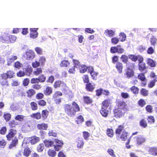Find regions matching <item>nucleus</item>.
<instances>
[{
	"label": "nucleus",
	"mask_w": 157,
	"mask_h": 157,
	"mask_svg": "<svg viewBox=\"0 0 157 157\" xmlns=\"http://www.w3.org/2000/svg\"><path fill=\"white\" fill-rule=\"evenodd\" d=\"M126 67L124 75L126 78H130L132 77L134 75L133 70L135 68V64L133 63H129V65Z\"/></svg>",
	"instance_id": "obj_1"
},
{
	"label": "nucleus",
	"mask_w": 157,
	"mask_h": 157,
	"mask_svg": "<svg viewBox=\"0 0 157 157\" xmlns=\"http://www.w3.org/2000/svg\"><path fill=\"white\" fill-rule=\"evenodd\" d=\"M53 87L55 88L61 87V90L62 91H65L67 90L68 87L66 84L63 81L58 80L56 81L53 85Z\"/></svg>",
	"instance_id": "obj_2"
},
{
	"label": "nucleus",
	"mask_w": 157,
	"mask_h": 157,
	"mask_svg": "<svg viewBox=\"0 0 157 157\" xmlns=\"http://www.w3.org/2000/svg\"><path fill=\"white\" fill-rule=\"evenodd\" d=\"M116 133L117 134L119 135L121 134L120 138L122 140L125 141L127 139L128 133L122 128H117L116 130Z\"/></svg>",
	"instance_id": "obj_3"
},
{
	"label": "nucleus",
	"mask_w": 157,
	"mask_h": 157,
	"mask_svg": "<svg viewBox=\"0 0 157 157\" xmlns=\"http://www.w3.org/2000/svg\"><path fill=\"white\" fill-rule=\"evenodd\" d=\"M64 109L65 113L68 116L72 117L75 115V113L73 110L70 104H66L64 106Z\"/></svg>",
	"instance_id": "obj_4"
},
{
	"label": "nucleus",
	"mask_w": 157,
	"mask_h": 157,
	"mask_svg": "<svg viewBox=\"0 0 157 157\" xmlns=\"http://www.w3.org/2000/svg\"><path fill=\"white\" fill-rule=\"evenodd\" d=\"M8 78L5 75L2 73L0 75V84L2 86H8L9 85Z\"/></svg>",
	"instance_id": "obj_5"
},
{
	"label": "nucleus",
	"mask_w": 157,
	"mask_h": 157,
	"mask_svg": "<svg viewBox=\"0 0 157 157\" xmlns=\"http://www.w3.org/2000/svg\"><path fill=\"white\" fill-rule=\"evenodd\" d=\"M116 108H118L119 109L122 110H127V105L124 101L121 100L117 101L116 102Z\"/></svg>",
	"instance_id": "obj_6"
},
{
	"label": "nucleus",
	"mask_w": 157,
	"mask_h": 157,
	"mask_svg": "<svg viewBox=\"0 0 157 157\" xmlns=\"http://www.w3.org/2000/svg\"><path fill=\"white\" fill-rule=\"evenodd\" d=\"M56 144L54 145V148L56 151H58L62 149L63 145V143L62 140L55 139H54Z\"/></svg>",
	"instance_id": "obj_7"
},
{
	"label": "nucleus",
	"mask_w": 157,
	"mask_h": 157,
	"mask_svg": "<svg viewBox=\"0 0 157 157\" xmlns=\"http://www.w3.org/2000/svg\"><path fill=\"white\" fill-rule=\"evenodd\" d=\"M35 57L34 52L32 50H28L24 55V57L26 60H32Z\"/></svg>",
	"instance_id": "obj_8"
},
{
	"label": "nucleus",
	"mask_w": 157,
	"mask_h": 157,
	"mask_svg": "<svg viewBox=\"0 0 157 157\" xmlns=\"http://www.w3.org/2000/svg\"><path fill=\"white\" fill-rule=\"evenodd\" d=\"M144 59L142 57L140 58L139 60L138 69L141 71H145L147 68L145 63L143 62Z\"/></svg>",
	"instance_id": "obj_9"
},
{
	"label": "nucleus",
	"mask_w": 157,
	"mask_h": 157,
	"mask_svg": "<svg viewBox=\"0 0 157 157\" xmlns=\"http://www.w3.org/2000/svg\"><path fill=\"white\" fill-rule=\"evenodd\" d=\"M122 110L119 109V108L115 107L113 111L114 116L117 118H120L122 117L124 115V113Z\"/></svg>",
	"instance_id": "obj_10"
},
{
	"label": "nucleus",
	"mask_w": 157,
	"mask_h": 157,
	"mask_svg": "<svg viewBox=\"0 0 157 157\" xmlns=\"http://www.w3.org/2000/svg\"><path fill=\"white\" fill-rule=\"evenodd\" d=\"M17 134V131L13 129H11L9 131V132L6 136L7 140L10 141L11 139Z\"/></svg>",
	"instance_id": "obj_11"
},
{
	"label": "nucleus",
	"mask_w": 157,
	"mask_h": 157,
	"mask_svg": "<svg viewBox=\"0 0 157 157\" xmlns=\"http://www.w3.org/2000/svg\"><path fill=\"white\" fill-rule=\"evenodd\" d=\"M38 29L37 28H31L30 29V37L32 38L35 39L37 37L38 35V33L37 31Z\"/></svg>",
	"instance_id": "obj_12"
},
{
	"label": "nucleus",
	"mask_w": 157,
	"mask_h": 157,
	"mask_svg": "<svg viewBox=\"0 0 157 157\" xmlns=\"http://www.w3.org/2000/svg\"><path fill=\"white\" fill-rule=\"evenodd\" d=\"M95 88V84H92L91 83L89 82L86 85L85 89L88 92H92Z\"/></svg>",
	"instance_id": "obj_13"
},
{
	"label": "nucleus",
	"mask_w": 157,
	"mask_h": 157,
	"mask_svg": "<svg viewBox=\"0 0 157 157\" xmlns=\"http://www.w3.org/2000/svg\"><path fill=\"white\" fill-rule=\"evenodd\" d=\"M18 140L17 138L15 137L12 140L11 142L9 145V148L10 149H11L15 147L18 144Z\"/></svg>",
	"instance_id": "obj_14"
},
{
	"label": "nucleus",
	"mask_w": 157,
	"mask_h": 157,
	"mask_svg": "<svg viewBox=\"0 0 157 157\" xmlns=\"http://www.w3.org/2000/svg\"><path fill=\"white\" fill-rule=\"evenodd\" d=\"M148 151L150 155L154 156H157V146L150 147Z\"/></svg>",
	"instance_id": "obj_15"
},
{
	"label": "nucleus",
	"mask_w": 157,
	"mask_h": 157,
	"mask_svg": "<svg viewBox=\"0 0 157 157\" xmlns=\"http://www.w3.org/2000/svg\"><path fill=\"white\" fill-rule=\"evenodd\" d=\"M136 138V144L138 145H141L146 141L145 138L143 136H139Z\"/></svg>",
	"instance_id": "obj_16"
},
{
	"label": "nucleus",
	"mask_w": 157,
	"mask_h": 157,
	"mask_svg": "<svg viewBox=\"0 0 157 157\" xmlns=\"http://www.w3.org/2000/svg\"><path fill=\"white\" fill-rule=\"evenodd\" d=\"M115 67L119 74H121L122 73L123 66L121 63L119 62H117L116 64Z\"/></svg>",
	"instance_id": "obj_17"
},
{
	"label": "nucleus",
	"mask_w": 157,
	"mask_h": 157,
	"mask_svg": "<svg viewBox=\"0 0 157 157\" xmlns=\"http://www.w3.org/2000/svg\"><path fill=\"white\" fill-rule=\"evenodd\" d=\"M107 108L101 107L100 111L101 115L105 117H107L109 114V111Z\"/></svg>",
	"instance_id": "obj_18"
},
{
	"label": "nucleus",
	"mask_w": 157,
	"mask_h": 157,
	"mask_svg": "<svg viewBox=\"0 0 157 157\" xmlns=\"http://www.w3.org/2000/svg\"><path fill=\"white\" fill-rule=\"evenodd\" d=\"M27 96L29 98H32L36 93L35 90L33 89H30L26 92Z\"/></svg>",
	"instance_id": "obj_19"
},
{
	"label": "nucleus",
	"mask_w": 157,
	"mask_h": 157,
	"mask_svg": "<svg viewBox=\"0 0 157 157\" xmlns=\"http://www.w3.org/2000/svg\"><path fill=\"white\" fill-rule=\"evenodd\" d=\"M7 43L14 42L16 39V36L13 35H9L7 34Z\"/></svg>",
	"instance_id": "obj_20"
},
{
	"label": "nucleus",
	"mask_w": 157,
	"mask_h": 157,
	"mask_svg": "<svg viewBox=\"0 0 157 157\" xmlns=\"http://www.w3.org/2000/svg\"><path fill=\"white\" fill-rule=\"evenodd\" d=\"M77 147L78 148H82L84 144L83 139L82 138H78L76 140Z\"/></svg>",
	"instance_id": "obj_21"
},
{
	"label": "nucleus",
	"mask_w": 157,
	"mask_h": 157,
	"mask_svg": "<svg viewBox=\"0 0 157 157\" xmlns=\"http://www.w3.org/2000/svg\"><path fill=\"white\" fill-rule=\"evenodd\" d=\"M72 105L71 107L75 113V112H78L80 111V108L78 105L75 101H73L72 102Z\"/></svg>",
	"instance_id": "obj_22"
},
{
	"label": "nucleus",
	"mask_w": 157,
	"mask_h": 157,
	"mask_svg": "<svg viewBox=\"0 0 157 157\" xmlns=\"http://www.w3.org/2000/svg\"><path fill=\"white\" fill-rule=\"evenodd\" d=\"M43 92L46 96L50 95L52 92V89L51 87L47 86L45 89L44 90Z\"/></svg>",
	"instance_id": "obj_23"
},
{
	"label": "nucleus",
	"mask_w": 157,
	"mask_h": 157,
	"mask_svg": "<svg viewBox=\"0 0 157 157\" xmlns=\"http://www.w3.org/2000/svg\"><path fill=\"white\" fill-rule=\"evenodd\" d=\"M17 59V56H12L11 57L8 58L7 59V64L10 65L13 62Z\"/></svg>",
	"instance_id": "obj_24"
},
{
	"label": "nucleus",
	"mask_w": 157,
	"mask_h": 157,
	"mask_svg": "<svg viewBox=\"0 0 157 157\" xmlns=\"http://www.w3.org/2000/svg\"><path fill=\"white\" fill-rule=\"evenodd\" d=\"M128 57L125 54L122 55L120 57L122 62L124 63H125L126 66H128L129 63H130V62L128 63Z\"/></svg>",
	"instance_id": "obj_25"
},
{
	"label": "nucleus",
	"mask_w": 157,
	"mask_h": 157,
	"mask_svg": "<svg viewBox=\"0 0 157 157\" xmlns=\"http://www.w3.org/2000/svg\"><path fill=\"white\" fill-rule=\"evenodd\" d=\"M111 101L110 99H105L101 103V107L107 108L111 104Z\"/></svg>",
	"instance_id": "obj_26"
},
{
	"label": "nucleus",
	"mask_w": 157,
	"mask_h": 157,
	"mask_svg": "<svg viewBox=\"0 0 157 157\" xmlns=\"http://www.w3.org/2000/svg\"><path fill=\"white\" fill-rule=\"evenodd\" d=\"M49 115V111L46 109L43 110L41 112V117L43 120H46Z\"/></svg>",
	"instance_id": "obj_27"
},
{
	"label": "nucleus",
	"mask_w": 157,
	"mask_h": 157,
	"mask_svg": "<svg viewBox=\"0 0 157 157\" xmlns=\"http://www.w3.org/2000/svg\"><path fill=\"white\" fill-rule=\"evenodd\" d=\"M78 68L80 73H84L87 71V66L85 64H81L78 67Z\"/></svg>",
	"instance_id": "obj_28"
},
{
	"label": "nucleus",
	"mask_w": 157,
	"mask_h": 157,
	"mask_svg": "<svg viewBox=\"0 0 157 157\" xmlns=\"http://www.w3.org/2000/svg\"><path fill=\"white\" fill-rule=\"evenodd\" d=\"M104 33L106 36L111 37L113 36L115 34V31L112 30L107 29L105 30Z\"/></svg>",
	"instance_id": "obj_29"
},
{
	"label": "nucleus",
	"mask_w": 157,
	"mask_h": 157,
	"mask_svg": "<svg viewBox=\"0 0 157 157\" xmlns=\"http://www.w3.org/2000/svg\"><path fill=\"white\" fill-rule=\"evenodd\" d=\"M157 82V77L153 80L150 81L147 85L148 87L149 88H152L154 87L155 84V83Z\"/></svg>",
	"instance_id": "obj_30"
},
{
	"label": "nucleus",
	"mask_w": 157,
	"mask_h": 157,
	"mask_svg": "<svg viewBox=\"0 0 157 157\" xmlns=\"http://www.w3.org/2000/svg\"><path fill=\"white\" fill-rule=\"evenodd\" d=\"M31 152L30 148L28 147H26L24 149L23 155L26 157H28L31 154Z\"/></svg>",
	"instance_id": "obj_31"
},
{
	"label": "nucleus",
	"mask_w": 157,
	"mask_h": 157,
	"mask_svg": "<svg viewBox=\"0 0 157 157\" xmlns=\"http://www.w3.org/2000/svg\"><path fill=\"white\" fill-rule=\"evenodd\" d=\"M128 58L133 62H136L137 60L139 61V59L142 57L139 56H136L134 55L130 54L128 56Z\"/></svg>",
	"instance_id": "obj_32"
},
{
	"label": "nucleus",
	"mask_w": 157,
	"mask_h": 157,
	"mask_svg": "<svg viewBox=\"0 0 157 157\" xmlns=\"http://www.w3.org/2000/svg\"><path fill=\"white\" fill-rule=\"evenodd\" d=\"M70 64V63L68 60H63L61 62L59 65L61 67H68Z\"/></svg>",
	"instance_id": "obj_33"
},
{
	"label": "nucleus",
	"mask_w": 157,
	"mask_h": 157,
	"mask_svg": "<svg viewBox=\"0 0 157 157\" xmlns=\"http://www.w3.org/2000/svg\"><path fill=\"white\" fill-rule=\"evenodd\" d=\"M43 142L45 146L46 147H49L53 146L54 143L53 141L45 140L43 141Z\"/></svg>",
	"instance_id": "obj_34"
},
{
	"label": "nucleus",
	"mask_w": 157,
	"mask_h": 157,
	"mask_svg": "<svg viewBox=\"0 0 157 157\" xmlns=\"http://www.w3.org/2000/svg\"><path fill=\"white\" fill-rule=\"evenodd\" d=\"M83 99L84 102L87 104H91L93 102L92 99L88 96H83Z\"/></svg>",
	"instance_id": "obj_35"
},
{
	"label": "nucleus",
	"mask_w": 157,
	"mask_h": 157,
	"mask_svg": "<svg viewBox=\"0 0 157 157\" xmlns=\"http://www.w3.org/2000/svg\"><path fill=\"white\" fill-rule=\"evenodd\" d=\"M30 117L33 119L39 120L41 118V115L40 113L38 112L32 113L30 115Z\"/></svg>",
	"instance_id": "obj_36"
},
{
	"label": "nucleus",
	"mask_w": 157,
	"mask_h": 157,
	"mask_svg": "<svg viewBox=\"0 0 157 157\" xmlns=\"http://www.w3.org/2000/svg\"><path fill=\"white\" fill-rule=\"evenodd\" d=\"M7 34L6 33H4L0 36V42L7 43Z\"/></svg>",
	"instance_id": "obj_37"
},
{
	"label": "nucleus",
	"mask_w": 157,
	"mask_h": 157,
	"mask_svg": "<svg viewBox=\"0 0 157 157\" xmlns=\"http://www.w3.org/2000/svg\"><path fill=\"white\" fill-rule=\"evenodd\" d=\"M39 140L40 139L39 137L36 136H33L31 138L30 142L32 144H34L38 142Z\"/></svg>",
	"instance_id": "obj_38"
},
{
	"label": "nucleus",
	"mask_w": 157,
	"mask_h": 157,
	"mask_svg": "<svg viewBox=\"0 0 157 157\" xmlns=\"http://www.w3.org/2000/svg\"><path fill=\"white\" fill-rule=\"evenodd\" d=\"M30 105L31 109L33 111H36L38 109V106L37 103L34 101L30 102Z\"/></svg>",
	"instance_id": "obj_39"
},
{
	"label": "nucleus",
	"mask_w": 157,
	"mask_h": 157,
	"mask_svg": "<svg viewBox=\"0 0 157 157\" xmlns=\"http://www.w3.org/2000/svg\"><path fill=\"white\" fill-rule=\"evenodd\" d=\"M140 93L143 96H147L148 95V90L145 88H142L140 89Z\"/></svg>",
	"instance_id": "obj_40"
},
{
	"label": "nucleus",
	"mask_w": 157,
	"mask_h": 157,
	"mask_svg": "<svg viewBox=\"0 0 157 157\" xmlns=\"http://www.w3.org/2000/svg\"><path fill=\"white\" fill-rule=\"evenodd\" d=\"M147 63L151 67H153L156 66L155 62L153 60L150 58L147 59Z\"/></svg>",
	"instance_id": "obj_41"
},
{
	"label": "nucleus",
	"mask_w": 157,
	"mask_h": 157,
	"mask_svg": "<svg viewBox=\"0 0 157 157\" xmlns=\"http://www.w3.org/2000/svg\"><path fill=\"white\" fill-rule=\"evenodd\" d=\"M7 76L8 78H13L14 75V73L13 71H7L6 73H4Z\"/></svg>",
	"instance_id": "obj_42"
},
{
	"label": "nucleus",
	"mask_w": 157,
	"mask_h": 157,
	"mask_svg": "<svg viewBox=\"0 0 157 157\" xmlns=\"http://www.w3.org/2000/svg\"><path fill=\"white\" fill-rule=\"evenodd\" d=\"M56 151L52 149H49L48 151V154L49 156L54 157L56 155Z\"/></svg>",
	"instance_id": "obj_43"
},
{
	"label": "nucleus",
	"mask_w": 157,
	"mask_h": 157,
	"mask_svg": "<svg viewBox=\"0 0 157 157\" xmlns=\"http://www.w3.org/2000/svg\"><path fill=\"white\" fill-rule=\"evenodd\" d=\"M25 116L22 115H17L15 117V119L16 121H18L20 122H22L24 120Z\"/></svg>",
	"instance_id": "obj_44"
},
{
	"label": "nucleus",
	"mask_w": 157,
	"mask_h": 157,
	"mask_svg": "<svg viewBox=\"0 0 157 157\" xmlns=\"http://www.w3.org/2000/svg\"><path fill=\"white\" fill-rule=\"evenodd\" d=\"M38 105L41 107L46 106L47 105V102L45 100L43 99H40L37 101Z\"/></svg>",
	"instance_id": "obj_45"
},
{
	"label": "nucleus",
	"mask_w": 157,
	"mask_h": 157,
	"mask_svg": "<svg viewBox=\"0 0 157 157\" xmlns=\"http://www.w3.org/2000/svg\"><path fill=\"white\" fill-rule=\"evenodd\" d=\"M43 72L42 69L40 67L37 68L33 71V74L36 76H38L41 74Z\"/></svg>",
	"instance_id": "obj_46"
},
{
	"label": "nucleus",
	"mask_w": 157,
	"mask_h": 157,
	"mask_svg": "<svg viewBox=\"0 0 157 157\" xmlns=\"http://www.w3.org/2000/svg\"><path fill=\"white\" fill-rule=\"evenodd\" d=\"M130 90L133 94H136L139 92V89L137 87L133 86L130 88Z\"/></svg>",
	"instance_id": "obj_47"
},
{
	"label": "nucleus",
	"mask_w": 157,
	"mask_h": 157,
	"mask_svg": "<svg viewBox=\"0 0 157 157\" xmlns=\"http://www.w3.org/2000/svg\"><path fill=\"white\" fill-rule=\"evenodd\" d=\"M44 148V147L43 144H40L37 147V151L38 152H42L43 151Z\"/></svg>",
	"instance_id": "obj_48"
},
{
	"label": "nucleus",
	"mask_w": 157,
	"mask_h": 157,
	"mask_svg": "<svg viewBox=\"0 0 157 157\" xmlns=\"http://www.w3.org/2000/svg\"><path fill=\"white\" fill-rule=\"evenodd\" d=\"M138 78L141 81H145L147 80V79L145 76L144 74L143 73H140L138 75Z\"/></svg>",
	"instance_id": "obj_49"
},
{
	"label": "nucleus",
	"mask_w": 157,
	"mask_h": 157,
	"mask_svg": "<svg viewBox=\"0 0 157 157\" xmlns=\"http://www.w3.org/2000/svg\"><path fill=\"white\" fill-rule=\"evenodd\" d=\"M75 122L78 124H79L83 122L84 119L82 115H79L77 118Z\"/></svg>",
	"instance_id": "obj_50"
},
{
	"label": "nucleus",
	"mask_w": 157,
	"mask_h": 157,
	"mask_svg": "<svg viewBox=\"0 0 157 157\" xmlns=\"http://www.w3.org/2000/svg\"><path fill=\"white\" fill-rule=\"evenodd\" d=\"M6 144L7 143L6 140L0 137V147L4 148Z\"/></svg>",
	"instance_id": "obj_51"
},
{
	"label": "nucleus",
	"mask_w": 157,
	"mask_h": 157,
	"mask_svg": "<svg viewBox=\"0 0 157 157\" xmlns=\"http://www.w3.org/2000/svg\"><path fill=\"white\" fill-rule=\"evenodd\" d=\"M138 104L140 107H142L146 104V102L144 100L140 99L138 101Z\"/></svg>",
	"instance_id": "obj_52"
},
{
	"label": "nucleus",
	"mask_w": 157,
	"mask_h": 157,
	"mask_svg": "<svg viewBox=\"0 0 157 157\" xmlns=\"http://www.w3.org/2000/svg\"><path fill=\"white\" fill-rule=\"evenodd\" d=\"M39 82H44L46 79V76L43 74H41L38 78Z\"/></svg>",
	"instance_id": "obj_53"
},
{
	"label": "nucleus",
	"mask_w": 157,
	"mask_h": 157,
	"mask_svg": "<svg viewBox=\"0 0 157 157\" xmlns=\"http://www.w3.org/2000/svg\"><path fill=\"white\" fill-rule=\"evenodd\" d=\"M18 123L15 120H12L9 122V124L10 127L12 128L14 127L16 125L18 124Z\"/></svg>",
	"instance_id": "obj_54"
},
{
	"label": "nucleus",
	"mask_w": 157,
	"mask_h": 157,
	"mask_svg": "<svg viewBox=\"0 0 157 157\" xmlns=\"http://www.w3.org/2000/svg\"><path fill=\"white\" fill-rule=\"evenodd\" d=\"M140 125L142 127L145 128L147 126V124L146 121L144 119H141L140 122Z\"/></svg>",
	"instance_id": "obj_55"
},
{
	"label": "nucleus",
	"mask_w": 157,
	"mask_h": 157,
	"mask_svg": "<svg viewBox=\"0 0 157 157\" xmlns=\"http://www.w3.org/2000/svg\"><path fill=\"white\" fill-rule=\"evenodd\" d=\"M11 115L9 113H5L3 115V117L7 122L9 121L11 118Z\"/></svg>",
	"instance_id": "obj_56"
},
{
	"label": "nucleus",
	"mask_w": 157,
	"mask_h": 157,
	"mask_svg": "<svg viewBox=\"0 0 157 157\" xmlns=\"http://www.w3.org/2000/svg\"><path fill=\"white\" fill-rule=\"evenodd\" d=\"M44 94L43 93L40 92H39L37 93L36 95V98L38 100L42 99L43 98H44Z\"/></svg>",
	"instance_id": "obj_57"
},
{
	"label": "nucleus",
	"mask_w": 157,
	"mask_h": 157,
	"mask_svg": "<svg viewBox=\"0 0 157 157\" xmlns=\"http://www.w3.org/2000/svg\"><path fill=\"white\" fill-rule=\"evenodd\" d=\"M49 136H52L54 137H56L57 136V133L55 131L53 130H50L48 133Z\"/></svg>",
	"instance_id": "obj_58"
},
{
	"label": "nucleus",
	"mask_w": 157,
	"mask_h": 157,
	"mask_svg": "<svg viewBox=\"0 0 157 157\" xmlns=\"http://www.w3.org/2000/svg\"><path fill=\"white\" fill-rule=\"evenodd\" d=\"M106 133L109 137H112L113 136V130L111 128H108L107 130Z\"/></svg>",
	"instance_id": "obj_59"
},
{
	"label": "nucleus",
	"mask_w": 157,
	"mask_h": 157,
	"mask_svg": "<svg viewBox=\"0 0 157 157\" xmlns=\"http://www.w3.org/2000/svg\"><path fill=\"white\" fill-rule=\"evenodd\" d=\"M107 152L112 157H116L114 150L112 148H109L107 150Z\"/></svg>",
	"instance_id": "obj_60"
},
{
	"label": "nucleus",
	"mask_w": 157,
	"mask_h": 157,
	"mask_svg": "<svg viewBox=\"0 0 157 157\" xmlns=\"http://www.w3.org/2000/svg\"><path fill=\"white\" fill-rule=\"evenodd\" d=\"M35 50L37 54L39 55H42L43 54L42 49L40 47H36L35 48Z\"/></svg>",
	"instance_id": "obj_61"
},
{
	"label": "nucleus",
	"mask_w": 157,
	"mask_h": 157,
	"mask_svg": "<svg viewBox=\"0 0 157 157\" xmlns=\"http://www.w3.org/2000/svg\"><path fill=\"white\" fill-rule=\"evenodd\" d=\"M22 66V64L19 61L15 62L14 64V68L20 69Z\"/></svg>",
	"instance_id": "obj_62"
},
{
	"label": "nucleus",
	"mask_w": 157,
	"mask_h": 157,
	"mask_svg": "<svg viewBox=\"0 0 157 157\" xmlns=\"http://www.w3.org/2000/svg\"><path fill=\"white\" fill-rule=\"evenodd\" d=\"M98 73L97 72H96L94 71L92 72L90 74L91 76L92 77L93 79L96 80L97 79V76Z\"/></svg>",
	"instance_id": "obj_63"
},
{
	"label": "nucleus",
	"mask_w": 157,
	"mask_h": 157,
	"mask_svg": "<svg viewBox=\"0 0 157 157\" xmlns=\"http://www.w3.org/2000/svg\"><path fill=\"white\" fill-rule=\"evenodd\" d=\"M145 109L147 111L150 113H151L152 112V107L150 105H147L145 107Z\"/></svg>",
	"instance_id": "obj_64"
}]
</instances>
